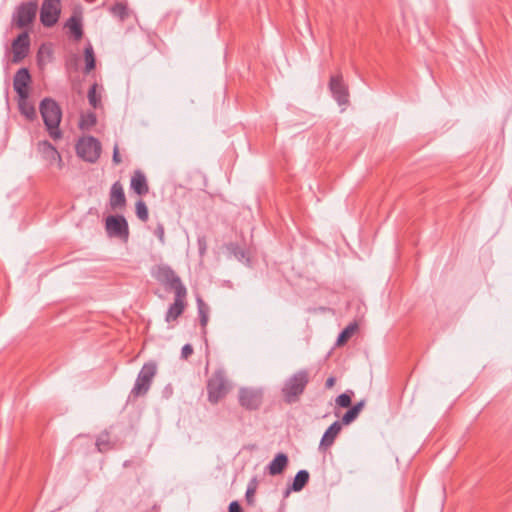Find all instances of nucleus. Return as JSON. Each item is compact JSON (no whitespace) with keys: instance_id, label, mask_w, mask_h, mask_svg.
Segmentation results:
<instances>
[{"instance_id":"obj_1","label":"nucleus","mask_w":512,"mask_h":512,"mask_svg":"<svg viewBox=\"0 0 512 512\" xmlns=\"http://www.w3.org/2000/svg\"><path fill=\"white\" fill-rule=\"evenodd\" d=\"M39 109L49 136L53 140L61 139L62 132L59 125L62 119V111L58 103L51 98H44Z\"/></svg>"},{"instance_id":"obj_2","label":"nucleus","mask_w":512,"mask_h":512,"mask_svg":"<svg viewBox=\"0 0 512 512\" xmlns=\"http://www.w3.org/2000/svg\"><path fill=\"white\" fill-rule=\"evenodd\" d=\"M309 381L310 376L306 369L298 370L287 378L281 388L282 397L285 403L293 404L298 402Z\"/></svg>"},{"instance_id":"obj_3","label":"nucleus","mask_w":512,"mask_h":512,"mask_svg":"<svg viewBox=\"0 0 512 512\" xmlns=\"http://www.w3.org/2000/svg\"><path fill=\"white\" fill-rule=\"evenodd\" d=\"M207 398L208 401L215 405L229 393L230 385L224 369L219 368L213 372L211 377L207 380Z\"/></svg>"},{"instance_id":"obj_4","label":"nucleus","mask_w":512,"mask_h":512,"mask_svg":"<svg viewBox=\"0 0 512 512\" xmlns=\"http://www.w3.org/2000/svg\"><path fill=\"white\" fill-rule=\"evenodd\" d=\"M157 373V364L154 361L144 363L137 375L135 384L130 391L129 401H135L137 398L145 396L152 385V381Z\"/></svg>"},{"instance_id":"obj_5","label":"nucleus","mask_w":512,"mask_h":512,"mask_svg":"<svg viewBox=\"0 0 512 512\" xmlns=\"http://www.w3.org/2000/svg\"><path fill=\"white\" fill-rule=\"evenodd\" d=\"M152 276L166 289L174 291L175 294L187 292L180 277L168 265H159L152 272Z\"/></svg>"},{"instance_id":"obj_6","label":"nucleus","mask_w":512,"mask_h":512,"mask_svg":"<svg viewBox=\"0 0 512 512\" xmlns=\"http://www.w3.org/2000/svg\"><path fill=\"white\" fill-rule=\"evenodd\" d=\"M37 11V1H28L19 4L12 14V24L19 29L30 26L36 18Z\"/></svg>"},{"instance_id":"obj_7","label":"nucleus","mask_w":512,"mask_h":512,"mask_svg":"<svg viewBox=\"0 0 512 512\" xmlns=\"http://www.w3.org/2000/svg\"><path fill=\"white\" fill-rule=\"evenodd\" d=\"M101 150V143L93 136L83 137L76 144L77 155L89 163H95L99 159Z\"/></svg>"},{"instance_id":"obj_8","label":"nucleus","mask_w":512,"mask_h":512,"mask_svg":"<svg viewBox=\"0 0 512 512\" xmlns=\"http://www.w3.org/2000/svg\"><path fill=\"white\" fill-rule=\"evenodd\" d=\"M106 232L109 237H116L127 242L129 238V227L124 216L110 215L105 221Z\"/></svg>"},{"instance_id":"obj_9","label":"nucleus","mask_w":512,"mask_h":512,"mask_svg":"<svg viewBox=\"0 0 512 512\" xmlns=\"http://www.w3.org/2000/svg\"><path fill=\"white\" fill-rule=\"evenodd\" d=\"M328 86L333 99L339 106H347L349 104V88L344 82L341 72L330 77Z\"/></svg>"},{"instance_id":"obj_10","label":"nucleus","mask_w":512,"mask_h":512,"mask_svg":"<svg viewBox=\"0 0 512 512\" xmlns=\"http://www.w3.org/2000/svg\"><path fill=\"white\" fill-rule=\"evenodd\" d=\"M61 13V0H43L40 8V21L45 27L54 26Z\"/></svg>"},{"instance_id":"obj_11","label":"nucleus","mask_w":512,"mask_h":512,"mask_svg":"<svg viewBox=\"0 0 512 512\" xmlns=\"http://www.w3.org/2000/svg\"><path fill=\"white\" fill-rule=\"evenodd\" d=\"M238 400L241 407L246 410H257L263 401V393L260 389L243 387L239 389Z\"/></svg>"},{"instance_id":"obj_12","label":"nucleus","mask_w":512,"mask_h":512,"mask_svg":"<svg viewBox=\"0 0 512 512\" xmlns=\"http://www.w3.org/2000/svg\"><path fill=\"white\" fill-rule=\"evenodd\" d=\"M36 150L38 154L42 157L44 161H46L47 166H53L54 163H57L59 169L63 166V161L60 153L56 149L54 145H52L47 140L39 141L36 144Z\"/></svg>"},{"instance_id":"obj_13","label":"nucleus","mask_w":512,"mask_h":512,"mask_svg":"<svg viewBox=\"0 0 512 512\" xmlns=\"http://www.w3.org/2000/svg\"><path fill=\"white\" fill-rule=\"evenodd\" d=\"M12 48V62L20 63L30 51V36L27 31L20 33L11 44Z\"/></svg>"},{"instance_id":"obj_14","label":"nucleus","mask_w":512,"mask_h":512,"mask_svg":"<svg viewBox=\"0 0 512 512\" xmlns=\"http://www.w3.org/2000/svg\"><path fill=\"white\" fill-rule=\"evenodd\" d=\"M31 82V75L27 68H20L14 75L13 88L19 98L29 97V84Z\"/></svg>"},{"instance_id":"obj_15","label":"nucleus","mask_w":512,"mask_h":512,"mask_svg":"<svg viewBox=\"0 0 512 512\" xmlns=\"http://www.w3.org/2000/svg\"><path fill=\"white\" fill-rule=\"evenodd\" d=\"M187 292L175 294L174 302L168 307L165 315L167 323L174 322L180 317L186 309Z\"/></svg>"},{"instance_id":"obj_16","label":"nucleus","mask_w":512,"mask_h":512,"mask_svg":"<svg viewBox=\"0 0 512 512\" xmlns=\"http://www.w3.org/2000/svg\"><path fill=\"white\" fill-rule=\"evenodd\" d=\"M341 429L340 421L333 422L324 432L319 444V450L325 452L329 449L334 444L335 439L341 432Z\"/></svg>"},{"instance_id":"obj_17","label":"nucleus","mask_w":512,"mask_h":512,"mask_svg":"<svg viewBox=\"0 0 512 512\" xmlns=\"http://www.w3.org/2000/svg\"><path fill=\"white\" fill-rule=\"evenodd\" d=\"M126 205V197L122 184L116 181L110 190V206L112 209L122 208Z\"/></svg>"},{"instance_id":"obj_18","label":"nucleus","mask_w":512,"mask_h":512,"mask_svg":"<svg viewBox=\"0 0 512 512\" xmlns=\"http://www.w3.org/2000/svg\"><path fill=\"white\" fill-rule=\"evenodd\" d=\"M288 462V456L285 453H278L267 466L269 475L276 476L282 474L288 466Z\"/></svg>"},{"instance_id":"obj_19","label":"nucleus","mask_w":512,"mask_h":512,"mask_svg":"<svg viewBox=\"0 0 512 512\" xmlns=\"http://www.w3.org/2000/svg\"><path fill=\"white\" fill-rule=\"evenodd\" d=\"M309 472L307 470H299L294 479L292 484L286 489L285 496H288L290 492H299L301 491L309 482Z\"/></svg>"},{"instance_id":"obj_20","label":"nucleus","mask_w":512,"mask_h":512,"mask_svg":"<svg viewBox=\"0 0 512 512\" xmlns=\"http://www.w3.org/2000/svg\"><path fill=\"white\" fill-rule=\"evenodd\" d=\"M131 188L138 195H145L149 191L147 180L142 171L136 170L131 178Z\"/></svg>"},{"instance_id":"obj_21","label":"nucleus","mask_w":512,"mask_h":512,"mask_svg":"<svg viewBox=\"0 0 512 512\" xmlns=\"http://www.w3.org/2000/svg\"><path fill=\"white\" fill-rule=\"evenodd\" d=\"M65 27L69 29L70 34L73 36L75 41H79L83 36V27L81 18L77 16H71L65 23Z\"/></svg>"},{"instance_id":"obj_22","label":"nucleus","mask_w":512,"mask_h":512,"mask_svg":"<svg viewBox=\"0 0 512 512\" xmlns=\"http://www.w3.org/2000/svg\"><path fill=\"white\" fill-rule=\"evenodd\" d=\"M196 303H197V311H198L200 325H201L203 334H205L206 326L209 321L210 308L200 296H197Z\"/></svg>"},{"instance_id":"obj_23","label":"nucleus","mask_w":512,"mask_h":512,"mask_svg":"<svg viewBox=\"0 0 512 512\" xmlns=\"http://www.w3.org/2000/svg\"><path fill=\"white\" fill-rule=\"evenodd\" d=\"M18 108L22 115L28 120L32 121L36 118V109L34 105L28 100V98L18 97Z\"/></svg>"},{"instance_id":"obj_24","label":"nucleus","mask_w":512,"mask_h":512,"mask_svg":"<svg viewBox=\"0 0 512 512\" xmlns=\"http://www.w3.org/2000/svg\"><path fill=\"white\" fill-rule=\"evenodd\" d=\"M227 250L232 254L237 260L245 261L246 263L250 262V256L247 249L239 246L237 243H229L227 245Z\"/></svg>"},{"instance_id":"obj_25","label":"nucleus","mask_w":512,"mask_h":512,"mask_svg":"<svg viewBox=\"0 0 512 512\" xmlns=\"http://www.w3.org/2000/svg\"><path fill=\"white\" fill-rule=\"evenodd\" d=\"M258 485H259V481H258L257 476L252 477L248 482L246 493H245V501H246L247 505H249V506H254L256 503L255 494L257 492Z\"/></svg>"},{"instance_id":"obj_26","label":"nucleus","mask_w":512,"mask_h":512,"mask_svg":"<svg viewBox=\"0 0 512 512\" xmlns=\"http://www.w3.org/2000/svg\"><path fill=\"white\" fill-rule=\"evenodd\" d=\"M358 330V324L356 322L350 323L346 326L341 333L339 334L336 344L338 346H342L347 343V341L353 336V334Z\"/></svg>"},{"instance_id":"obj_27","label":"nucleus","mask_w":512,"mask_h":512,"mask_svg":"<svg viewBox=\"0 0 512 512\" xmlns=\"http://www.w3.org/2000/svg\"><path fill=\"white\" fill-rule=\"evenodd\" d=\"M85 73L91 72L96 66L94 49L91 43H88L84 49Z\"/></svg>"},{"instance_id":"obj_28","label":"nucleus","mask_w":512,"mask_h":512,"mask_svg":"<svg viewBox=\"0 0 512 512\" xmlns=\"http://www.w3.org/2000/svg\"><path fill=\"white\" fill-rule=\"evenodd\" d=\"M97 122V117L94 112H87L81 115L79 127L82 130H89L92 128Z\"/></svg>"},{"instance_id":"obj_29","label":"nucleus","mask_w":512,"mask_h":512,"mask_svg":"<svg viewBox=\"0 0 512 512\" xmlns=\"http://www.w3.org/2000/svg\"><path fill=\"white\" fill-rule=\"evenodd\" d=\"M353 394H354V392L351 391V390H348V391L340 394L335 399L336 404L339 407H342V408H349L351 406V403H352V396H353Z\"/></svg>"},{"instance_id":"obj_30","label":"nucleus","mask_w":512,"mask_h":512,"mask_svg":"<svg viewBox=\"0 0 512 512\" xmlns=\"http://www.w3.org/2000/svg\"><path fill=\"white\" fill-rule=\"evenodd\" d=\"M88 101L93 108H98L101 104V97L97 94V84H93L88 91Z\"/></svg>"},{"instance_id":"obj_31","label":"nucleus","mask_w":512,"mask_h":512,"mask_svg":"<svg viewBox=\"0 0 512 512\" xmlns=\"http://www.w3.org/2000/svg\"><path fill=\"white\" fill-rule=\"evenodd\" d=\"M111 12L114 16L119 17L121 20H125L128 17L127 6L123 3H116L111 7Z\"/></svg>"},{"instance_id":"obj_32","label":"nucleus","mask_w":512,"mask_h":512,"mask_svg":"<svg viewBox=\"0 0 512 512\" xmlns=\"http://www.w3.org/2000/svg\"><path fill=\"white\" fill-rule=\"evenodd\" d=\"M135 208H136L137 217L141 221L146 222L148 220L149 214H148V208H147L145 202L142 200L137 201Z\"/></svg>"},{"instance_id":"obj_33","label":"nucleus","mask_w":512,"mask_h":512,"mask_svg":"<svg viewBox=\"0 0 512 512\" xmlns=\"http://www.w3.org/2000/svg\"><path fill=\"white\" fill-rule=\"evenodd\" d=\"M96 446L100 452H104L110 449L109 434L103 433L96 440Z\"/></svg>"},{"instance_id":"obj_34","label":"nucleus","mask_w":512,"mask_h":512,"mask_svg":"<svg viewBox=\"0 0 512 512\" xmlns=\"http://www.w3.org/2000/svg\"><path fill=\"white\" fill-rule=\"evenodd\" d=\"M358 417V415L350 408L343 416H342V419L340 421L341 423V426L342 425H349L351 424L356 418Z\"/></svg>"},{"instance_id":"obj_35","label":"nucleus","mask_w":512,"mask_h":512,"mask_svg":"<svg viewBox=\"0 0 512 512\" xmlns=\"http://www.w3.org/2000/svg\"><path fill=\"white\" fill-rule=\"evenodd\" d=\"M154 234L162 244L165 243V230L163 224L159 223L157 225V227L154 230Z\"/></svg>"},{"instance_id":"obj_36","label":"nucleus","mask_w":512,"mask_h":512,"mask_svg":"<svg viewBox=\"0 0 512 512\" xmlns=\"http://www.w3.org/2000/svg\"><path fill=\"white\" fill-rule=\"evenodd\" d=\"M193 353V347L191 344H185L181 350V356L183 359H188Z\"/></svg>"},{"instance_id":"obj_37","label":"nucleus","mask_w":512,"mask_h":512,"mask_svg":"<svg viewBox=\"0 0 512 512\" xmlns=\"http://www.w3.org/2000/svg\"><path fill=\"white\" fill-rule=\"evenodd\" d=\"M228 512H243V510L238 501H232L229 504Z\"/></svg>"},{"instance_id":"obj_38","label":"nucleus","mask_w":512,"mask_h":512,"mask_svg":"<svg viewBox=\"0 0 512 512\" xmlns=\"http://www.w3.org/2000/svg\"><path fill=\"white\" fill-rule=\"evenodd\" d=\"M112 160H113L114 164H116V165L120 164L122 162L120 154H119L118 145L114 146Z\"/></svg>"},{"instance_id":"obj_39","label":"nucleus","mask_w":512,"mask_h":512,"mask_svg":"<svg viewBox=\"0 0 512 512\" xmlns=\"http://www.w3.org/2000/svg\"><path fill=\"white\" fill-rule=\"evenodd\" d=\"M365 405V401L361 400L360 402L356 403L354 406L350 407L357 415L361 412Z\"/></svg>"},{"instance_id":"obj_40","label":"nucleus","mask_w":512,"mask_h":512,"mask_svg":"<svg viewBox=\"0 0 512 512\" xmlns=\"http://www.w3.org/2000/svg\"><path fill=\"white\" fill-rule=\"evenodd\" d=\"M335 381H336V379L334 377H329L325 383L326 388H328V389L332 388L335 384Z\"/></svg>"},{"instance_id":"obj_41","label":"nucleus","mask_w":512,"mask_h":512,"mask_svg":"<svg viewBox=\"0 0 512 512\" xmlns=\"http://www.w3.org/2000/svg\"><path fill=\"white\" fill-rule=\"evenodd\" d=\"M132 463H133V462H132L131 460H126V461L123 463V466H124V467H129V466H131V465H132Z\"/></svg>"}]
</instances>
